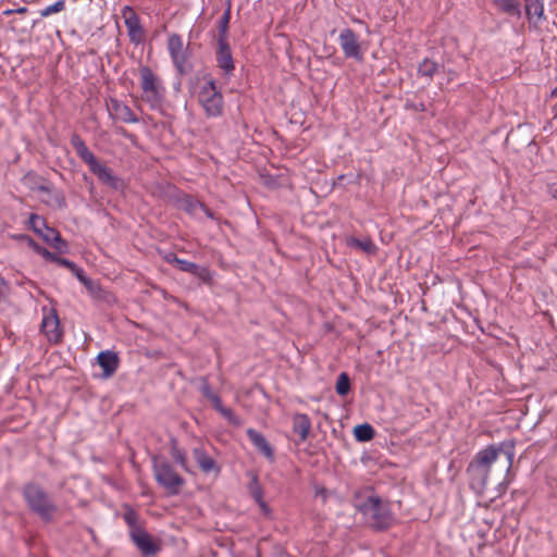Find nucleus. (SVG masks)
Returning a JSON list of instances; mask_svg holds the SVG:
<instances>
[{
  "label": "nucleus",
  "instance_id": "obj_23",
  "mask_svg": "<svg viewBox=\"0 0 557 557\" xmlns=\"http://www.w3.org/2000/svg\"><path fill=\"white\" fill-rule=\"evenodd\" d=\"M347 245L360 249L367 253H374L376 251V246L374 245L373 240L369 237L364 239L350 237L347 239Z\"/></svg>",
  "mask_w": 557,
  "mask_h": 557
},
{
  "label": "nucleus",
  "instance_id": "obj_44",
  "mask_svg": "<svg viewBox=\"0 0 557 557\" xmlns=\"http://www.w3.org/2000/svg\"><path fill=\"white\" fill-rule=\"evenodd\" d=\"M200 210L209 218L214 219L213 212L205 205L202 203V207H200Z\"/></svg>",
  "mask_w": 557,
  "mask_h": 557
},
{
  "label": "nucleus",
  "instance_id": "obj_2",
  "mask_svg": "<svg viewBox=\"0 0 557 557\" xmlns=\"http://www.w3.org/2000/svg\"><path fill=\"white\" fill-rule=\"evenodd\" d=\"M70 141L76 154L88 165L89 171L96 175L103 185L114 190L123 189V180L117 177L109 166L96 158L78 134H73Z\"/></svg>",
  "mask_w": 557,
  "mask_h": 557
},
{
  "label": "nucleus",
  "instance_id": "obj_25",
  "mask_svg": "<svg viewBox=\"0 0 557 557\" xmlns=\"http://www.w3.org/2000/svg\"><path fill=\"white\" fill-rule=\"evenodd\" d=\"M171 456L174 461L182 467L185 471H189L186 453L180 448L176 440L171 441Z\"/></svg>",
  "mask_w": 557,
  "mask_h": 557
},
{
  "label": "nucleus",
  "instance_id": "obj_22",
  "mask_svg": "<svg viewBox=\"0 0 557 557\" xmlns=\"http://www.w3.org/2000/svg\"><path fill=\"white\" fill-rule=\"evenodd\" d=\"M495 7L510 16L520 15V3L517 0H493Z\"/></svg>",
  "mask_w": 557,
  "mask_h": 557
},
{
  "label": "nucleus",
  "instance_id": "obj_29",
  "mask_svg": "<svg viewBox=\"0 0 557 557\" xmlns=\"http://www.w3.org/2000/svg\"><path fill=\"white\" fill-rule=\"evenodd\" d=\"M437 63L430 59H424L418 66V73L426 78H432L437 71Z\"/></svg>",
  "mask_w": 557,
  "mask_h": 557
},
{
  "label": "nucleus",
  "instance_id": "obj_20",
  "mask_svg": "<svg viewBox=\"0 0 557 557\" xmlns=\"http://www.w3.org/2000/svg\"><path fill=\"white\" fill-rule=\"evenodd\" d=\"M209 400L211 401L213 408L220 412L230 424L235 426H239L242 424V420L233 412V410L223 406L222 400L218 394L212 396Z\"/></svg>",
  "mask_w": 557,
  "mask_h": 557
},
{
  "label": "nucleus",
  "instance_id": "obj_48",
  "mask_svg": "<svg viewBox=\"0 0 557 557\" xmlns=\"http://www.w3.org/2000/svg\"><path fill=\"white\" fill-rule=\"evenodd\" d=\"M121 134H122L123 136H125V137H128V138H131V137H132V135H128L127 131H126V129H124V128H122V129H121Z\"/></svg>",
  "mask_w": 557,
  "mask_h": 557
},
{
  "label": "nucleus",
  "instance_id": "obj_6",
  "mask_svg": "<svg viewBox=\"0 0 557 557\" xmlns=\"http://www.w3.org/2000/svg\"><path fill=\"white\" fill-rule=\"evenodd\" d=\"M152 469L157 483L162 486L168 494L177 495L181 492L185 480L175 471L171 463L153 458Z\"/></svg>",
  "mask_w": 557,
  "mask_h": 557
},
{
  "label": "nucleus",
  "instance_id": "obj_8",
  "mask_svg": "<svg viewBox=\"0 0 557 557\" xmlns=\"http://www.w3.org/2000/svg\"><path fill=\"white\" fill-rule=\"evenodd\" d=\"M166 48L174 67L180 75L188 72L187 67V47H185L183 38L178 34H171L168 38Z\"/></svg>",
  "mask_w": 557,
  "mask_h": 557
},
{
  "label": "nucleus",
  "instance_id": "obj_13",
  "mask_svg": "<svg viewBox=\"0 0 557 557\" xmlns=\"http://www.w3.org/2000/svg\"><path fill=\"white\" fill-rule=\"evenodd\" d=\"M133 543L139 549L143 556L151 557L157 555L161 547L160 545L152 539V536L143 530H135L131 536Z\"/></svg>",
  "mask_w": 557,
  "mask_h": 557
},
{
  "label": "nucleus",
  "instance_id": "obj_39",
  "mask_svg": "<svg viewBox=\"0 0 557 557\" xmlns=\"http://www.w3.org/2000/svg\"><path fill=\"white\" fill-rule=\"evenodd\" d=\"M176 268L183 272L190 273L191 270H195V263L185 259H181Z\"/></svg>",
  "mask_w": 557,
  "mask_h": 557
},
{
  "label": "nucleus",
  "instance_id": "obj_21",
  "mask_svg": "<svg viewBox=\"0 0 557 557\" xmlns=\"http://www.w3.org/2000/svg\"><path fill=\"white\" fill-rule=\"evenodd\" d=\"M177 202L180 209L193 216H196L197 211L202 207V202L190 195H183L178 198Z\"/></svg>",
  "mask_w": 557,
  "mask_h": 557
},
{
  "label": "nucleus",
  "instance_id": "obj_7",
  "mask_svg": "<svg viewBox=\"0 0 557 557\" xmlns=\"http://www.w3.org/2000/svg\"><path fill=\"white\" fill-rule=\"evenodd\" d=\"M338 44L346 59L363 61L364 49L355 30L349 27L343 28L338 35Z\"/></svg>",
  "mask_w": 557,
  "mask_h": 557
},
{
  "label": "nucleus",
  "instance_id": "obj_41",
  "mask_svg": "<svg viewBox=\"0 0 557 557\" xmlns=\"http://www.w3.org/2000/svg\"><path fill=\"white\" fill-rule=\"evenodd\" d=\"M8 293L9 286L3 276L0 274V301L7 297Z\"/></svg>",
  "mask_w": 557,
  "mask_h": 557
},
{
  "label": "nucleus",
  "instance_id": "obj_5",
  "mask_svg": "<svg viewBox=\"0 0 557 557\" xmlns=\"http://www.w3.org/2000/svg\"><path fill=\"white\" fill-rule=\"evenodd\" d=\"M198 101L208 117H218L222 115L224 99L216 82L209 76L203 86L199 89Z\"/></svg>",
  "mask_w": 557,
  "mask_h": 557
},
{
  "label": "nucleus",
  "instance_id": "obj_10",
  "mask_svg": "<svg viewBox=\"0 0 557 557\" xmlns=\"http://www.w3.org/2000/svg\"><path fill=\"white\" fill-rule=\"evenodd\" d=\"M44 317L41 321V331L50 343L58 344L63 336L60 327V320L57 310L53 308H44Z\"/></svg>",
  "mask_w": 557,
  "mask_h": 557
},
{
  "label": "nucleus",
  "instance_id": "obj_28",
  "mask_svg": "<svg viewBox=\"0 0 557 557\" xmlns=\"http://www.w3.org/2000/svg\"><path fill=\"white\" fill-rule=\"evenodd\" d=\"M499 458H503L504 459V465L508 468L510 467L511 465V459H512V454H510L509 451H505L504 449H497L493 446H490V456H488V459H490V466L498 460Z\"/></svg>",
  "mask_w": 557,
  "mask_h": 557
},
{
  "label": "nucleus",
  "instance_id": "obj_9",
  "mask_svg": "<svg viewBox=\"0 0 557 557\" xmlns=\"http://www.w3.org/2000/svg\"><path fill=\"white\" fill-rule=\"evenodd\" d=\"M487 449L479 451L475 461L471 462L468 471L471 474L470 486L476 493L485 491L487 478Z\"/></svg>",
  "mask_w": 557,
  "mask_h": 557
},
{
  "label": "nucleus",
  "instance_id": "obj_14",
  "mask_svg": "<svg viewBox=\"0 0 557 557\" xmlns=\"http://www.w3.org/2000/svg\"><path fill=\"white\" fill-rule=\"evenodd\" d=\"M111 117L123 123L136 124L139 122L133 110L124 102L117 99H110L107 104Z\"/></svg>",
  "mask_w": 557,
  "mask_h": 557
},
{
  "label": "nucleus",
  "instance_id": "obj_11",
  "mask_svg": "<svg viewBox=\"0 0 557 557\" xmlns=\"http://www.w3.org/2000/svg\"><path fill=\"white\" fill-rule=\"evenodd\" d=\"M121 15L127 28L129 40L135 45L143 42L145 39V30L134 9L129 5H124L121 10Z\"/></svg>",
  "mask_w": 557,
  "mask_h": 557
},
{
  "label": "nucleus",
  "instance_id": "obj_18",
  "mask_svg": "<svg viewBox=\"0 0 557 557\" xmlns=\"http://www.w3.org/2000/svg\"><path fill=\"white\" fill-rule=\"evenodd\" d=\"M293 431L299 436L300 442H305L311 431V420L306 413H296L293 417Z\"/></svg>",
  "mask_w": 557,
  "mask_h": 557
},
{
  "label": "nucleus",
  "instance_id": "obj_4",
  "mask_svg": "<svg viewBox=\"0 0 557 557\" xmlns=\"http://www.w3.org/2000/svg\"><path fill=\"white\" fill-rule=\"evenodd\" d=\"M139 76L144 94L143 99L149 104L151 110H161L165 96V87L162 81L149 66H141L139 69Z\"/></svg>",
  "mask_w": 557,
  "mask_h": 557
},
{
  "label": "nucleus",
  "instance_id": "obj_3",
  "mask_svg": "<svg viewBox=\"0 0 557 557\" xmlns=\"http://www.w3.org/2000/svg\"><path fill=\"white\" fill-rule=\"evenodd\" d=\"M22 495L29 510L42 521L51 522L53 520L58 506L42 486L34 482L27 483L23 487Z\"/></svg>",
  "mask_w": 557,
  "mask_h": 557
},
{
  "label": "nucleus",
  "instance_id": "obj_40",
  "mask_svg": "<svg viewBox=\"0 0 557 557\" xmlns=\"http://www.w3.org/2000/svg\"><path fill=\"white\" fill-rule=\"evenodd\" d=\"M37 251L46 259V260H49V261H52V262H55L57 261V258L58 256L54 255L53 252L49 251L48 249L46 248H41V249H37Z\"/></svg>",
  "mask_w": 557,
  "mask_h": 557
},
{
  "label": "nucleus",
  "instance_id": "obj_33",
  "mask_svg": "<svg viewBox=\"0 0 557 557\" xmlns=\"http://www.w3.org/2000/svg\"><path fill=\"white\" fill-rule=\"evenodd\" d=\"M189 274L198 277L203 283H209L212 280L209 269L197 263H195V270H191Z\"/></svg>",
  "mask_w": 557,
  "mask_h": 557
},
{
  "label": "nucleus",
  "instance_id": "obj_15",
  "mask_svg": "<svg viewBox=\"0 0 557 557\" xmlns=\"http://www.w3.org/2000/svg\"><path fill=\"white\" fill-rule=\"evenodd\" d=\"M97 360L103 371L104 377L112 376L119 368V356L112 350L100 351L97 356Z\"/></svg>",
  "mask_w": 557,
  "mask_h": 557
},
{
  "label": "nucleus",
  "instance_id": "obj_46",
  "mask_svg": "<svg viewBox=\"0 0 557 557\" xmlns=\"http://www.w3.org/2000/svg\"><path fill=\"white\" fill-rule=\"evenodd\" d=\"M27 11H28V9L26 7H20L17 9H14V12L16 14H25V13H27Z\"/></svg>",
  "mask_w": 557,
  "mask_h": 557
},
{
  "label": "nucleus",
  "instance_id": "obj_1",
  "mask_svg": "<svg viewBox=\"0 0 557 557\" xmlns=\"http://www.w3.org/2000/svg\"><path fill=\"white\" fill-rule=\"evenodd\" d=\"M355 507L363 515L368 524L375 531L389 529L395 521L389 504L376 495H369L366 498L357 497Z\"/></svg>",
  "mask_w": 557,
  "mask_h": 557
},
{
  "label": "nucleus",
  "instance_id": "obj_31",
  "mask_svg": "<svg viewBox=\"0 0 557 557\" xmlns=\"http://www.w3.org/2000/svg\"><path fill=\"white\" fill-rule=\"evenodd\" d=\"M335 389L339 396H346L348 394L350 389V380L346 372H342L337 376Z\"/></svg>",
  "mask_w": 557,
  "mask_h": 557
},
{
  "label": "nucleus",
  "instance_id": "obj_17",
  "mask_svg": "<svg viewBox=\"0 0 557 557\" xmlns=\"http://www.w3.org/2000/svg\"><path fill=\"white\" fill-rule=\"evenodd\" d=\"M193 457L196 460L197 465L205 473H210L212 471L219 472V467L216 466L215 460L210 457L203 447L198 446L193 448Z\"/></svg>",
  "mask_w": 557,
  "mask_h": 557
},
{
  "label": "nucleus",
  "instance_id": "obj_26",
  "mask_svg": "<svg viewBox=\"0 0 557 557\" xmlns=\"http://www.w3.org/2000/svg\"><path fill=\"white\" fill-rule=\"evenodd\" d=\"M354 434L359 442H369L374 437V429L369 423L359 424L354 429Z\"/></svg>",
  "mask_w": 557,
  "mask_h": 557
},
{
  "label": "nucleus",
  "instance_id": "obj_32",
  "mask_svg": "<svg viewBox=\"0 0 557 557\" xmlns=\"http://www.w3.org/2000/svg\"><path fill=\"white\" fill-rule=\"evenodd\" d=\"M65 9V0H58L51 5L46 7L45 9L40 10V16L41 17H48L51 14L59 13Z\"/></svg>",
  "mask_w": 557,
  "mask_h": 557
},
{
  "label": "nucleus",
  "instance_id": "obj_45",
  "mask_svg": "<svg viewBox=\"0 0 557 557\" xmlns=\"http://www.w3.org/2000/svg\"><path fill=\"white\" fill-rule=\"evenodd\" d=\"M38 190L42 191V193H48V194L52 193V189L49 186H47V185L39 186Z\"/></svg>",
  "mask_w": 557,
  "mask_h": 557
},
{
  "label": "nucleus",
  "instance_id": "obj_34",
  "mask_svg": "<svg viewBox=\"0 0 557 557\" xmlns=\"http://www.w3.org/2000/svg\"><path fill=\"white\" fill-rule=\"evenodd\" d=\"M251 496L260 504L262 508H265V504L262 500V490L258 484V479L255 475L250 485H249Z\"/></svg>",
  "mask_w": 557,
  "mask_h": 557
},
{
  "label": "nucleus",
  "instance_id": "obj_47",
  "mask_svg": "<svg viewBox=\"0 0 557 557\" xmlns=\"http://www.w3.org/2000/svg\"><path fill=\"white\" fill-rule=\"evenodd\" d=\"M3 14L4 15H12V14H15V12H14V9H8V10L3 11Z\"/></svg>",
  "mask_w": 557,
  "mask_h": 557
},
{
  "label": "nucleus",
  "instance_id": "obj_42",
  "mask_svg": "<svg viewBox=\"0 0 557 557\" xmlns=\"http://www.w3.org/2000/svg\"><path fill=\"white\" fill-rule=\"evenodd\" d=\"M164 260L170 263V264H173L175 267L178 265V262L181 261V258H178L174 252H169L164 256Z\"/></svg>",
  "mask_w": 557,
  "mask_h": 557
},
{
  "label": "nucleus",
  "instance_id": "obj_27",
  "mask_svg": "<svg viewBox=\"0 0 557 557\" xmlns=\"http://www.w3.org/2000/svg\"><path fill=\"white\" fill-rule=\"evenodd\" d=\"M525 2V11L529 17L535 16L539 20L543 17L544 14V5L541 0H524Z\"/></svg>",
  "mask_w": 557,
  "mask_h": 557
},
{
  "label": "nucleus",
  "instance_id": "obj_38",
  "mask_svg": "<svg viewBox=\"0 0 557 557\" xmlns=\"http://www.w3.org/2000/svg\"><path fill=\"white\" fill-rule=\"evenodd\" d=\"M52 200L58 208H64L66 206V200L62 191H53Z\"/></svg>",
  "mask_w": 557,
  "mask_h": 557
},
{
  "label": "nucleus",
  "instance_id": "obj_36",
  "mask_svg": "<svg viewBox=\"0 0 557 557\" xmlns=\"http://www.w3.org/2000/svg\"><path fill=\"white\" fill-rule=\"evenodd\" d=\"M71 272H72V273H74V274H75V276L77 277V280H78L82 284H84L87 288H90V287H91V285H92V281H91L89 277H87V276L85 275L84 270H83L82 268H79L77 264L75 265V268H74V269H72V270H71Z\"/></svg>",
  "mask_w": 557,
  "mask_h": 557
},
{
  "label": "nucleus",
  "instance_id": "obj_12",
  "mask_svg": "<svg viewBox=\"0 0 557 557\" xmlns=\"http://www.w3.org/2000/svg\"><path fill=\"white\" fill-rule=\"evenodd\" d=\"M215 61L224 77L230 78L234 75L235 63L227 41L218 42Z\"/></svg>",
  "mask_w": 557,
  "mask_h": 557
},
{
  "label": "nucleus",
  "instance_id": "obj_16",
  "mask_svg": "<svg viewBox=\"0 0 557 557\" xmlns=\"http://www.w3.org/2000/svg\"><path fill=\"white\" fill-rule=\"evenodd\" d=\"M246 434H247L248 438L250 440V442L253 444V446L261 454H263L270 460L274 459L273 448L262 433L250 428L246 431Z\"/></svg>",
  "mask_w": 557,
  "mask_h": 557
},
{
  "label": "nucleus",
  "instance_id": "obj_19",
  "mask_svg": "<svg viewBox=\"0 0 557 557\" xmlns=\"http://www.w3.org/2000/svg\"><path fill=\"white\" fill-rule=\"evenodd\" d=\"M38 235H40L47 244L51 245L58 251L65 252L67 250V244L61 238V235L57 230L47 225L44 232Z\"/></svg>",
  "mask_w": 557,
  "mask_h": 557
},
{
  "label": "nucleus",
  "instance_id": "obj_30",
  "mask_svg": "<svg viewBox=\"0 0 557 557\" xmlns=\"http://www.w3.org/2000/svg\"><path fill=\"white\" fill-rule=\"evenodd\" d=\"M123 519L129 528V536H132V534L134 533L135 530H143V528H140L138 524L139 517H138L137 512L135 510H133L132 508H128L124 512Z\"/></svg>",
  "mask_w": 557,
  "mask_h": 557
},
{
  "label": "nucleus",
  "instance_id": "obj_35",
  "mask_svg": "<svg viewBox=\"0 0 557 557\" xmlns=\"http://www.w3.org/2000/svg\"><path fill=\"white\" fill-rule=\"evenodd\" d=\"M29 224L33 231L37 234L42 233L47 227L45 219L34 213L29 216Z\"/></svg>",
  "mask_w": 557,
  "mask_h": 557
},
{
  "label": "nucleus",
  "instance_id": "obj_49",
  "mask_svg": "<svg viewBox=\"0 0 557 557\" xmlns=\"http://www.w3.org/2000/svg\"><path fill=\"white\" fill-rule=\"evenodd\" d=\"M556 196H557V189H556Z\"/></svg>",
  "mask_w": 557,
  "mask_h": 557
},
{
  "label": "nucleus",
  "instance_id": "obj_43",
  "mask_svg": "<svg viewBox=\"0 0 557 557\" xmlns=\"http://www.w3.org/2000/svg\"><path fill=\"white\" fill-rule=\"evenodd\" d=\"M55 263H58L59 265L65 267L69 270L74 269L76 265V263H74L73 261H71L69 259L60 258V257L57 258Z\"/></svg>",
  "mask_w": 557,
  "mask_h": 557
},
{
  "label": "nucleus",
  "instance_id": "obj_37",
  "mask_svg": "<svg viewBox=\"0 0 557 557\" xmlns=\"http://www.w3.org/2000/svg\"><path fill=\"white\" fill-rule=\"evenodd\" d=\"M200 392L208 400L215 395L206 377L201 379Z\"/></svg>",
  "mask_w": 557,
  "mask_h": 557
},
{
  "label": "nucleus",
  "instance_id": "obj_24",
  "mask_svg": "<svg viewBox=\"0 0 557 557\" xmlns=\"http://www.w3.org/2000/svg\"><path fill=\"white\" fill-rule=\"evenodd\" d=\"M231 20V3H228L227 9L223 12L222 16L219 20L218 29V42L227 41V32Z\"/></svg>",
  "mask_w": 557,
  "mask_h": 557
}]
</instances>
